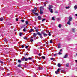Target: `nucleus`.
Returning a JSON list of instances; mask_svg holds the SVG:
<instances>
[{
	"mask_svg": "<svg viewBox=\"0 0 77 77\" xmlns=\"http://www.w3.org/2000/svg\"><path fill=\"white\" fill-rule=\"evenodd\" d=\"M45 34V31H42L41 33H40L39 32H38L37 33V34L38 35V36L40 37L41 39H42L43 38V36H42V35H44V34Z\"/></svg>",
	"mask_w": 77,
	"mask_h": 77,
	"instance_id": "nucleus-1",
	"label": "nucleus"
},
{
	"mask_svg": "<svg viewBox=\"0 0 77 77\" xmlns=\"http://www.w3.org/2000/svg\"><path fill=\"white\" fill-rule=\"evenodd\" d=\"M21 60H18V62H19V63H21V62L22 61H24V60H25V61H27L28 60V58L27 57H23V58H21Z\"/></svg>",
	"mask_w": 77,
	"mask_h": 77,
	"instance_id": "nucleus-2",
	"label": "nucleus"
},
{
	"mask_svg": "<svg viewBox=\"0 0 77 77\" xmlns=\"http://www.w3.org/2000/svg\"><path fill=\"white\" fill-rule=\"evenodd\" d=\"M48 9L49 10H51L52 8H53V6L51 5H49V7L48 8Z\"/></svg>",
	"mask_w": 77,
	"mask_h": 77,
	"instance_id": "nucleus-3",
	"label": "nucleus"
},
{
	"mask_svg": "<svg viewBox=\"0 0 77 77\" xmlns=\"http://www.w3.org/2000/svg\"><path fill=\"white\" fill-rule=\"evenodd\" d=\"M59 71H60V69H58L57 70V71H55V72L56 74H59Z\"/></svg>",
	"mask_w": 77,
	"mask_h": 77,
	"instance_id": "nucleus-4",
	"label": "nucleus"
},
{
	"mask_svg": "<svg viewBox=\"0 0 77 77\" xmlns=\"http://www.w3.org/2000/svg\"><path fill=\"white\" fill-rule=\"evenodd\" d=\"M44 9V7L41 6L40 7V10L41 11H43Z\"/></svg>",
	"mask_w": 77,
	"mask_h": 77,
	"instance_id": "nucleus-5",
	"label": "nucleus"
},
{
	"mask_svg": "<svg viewBox=\"0 0 77 77\" xmlns=\"http://www.w3.org/2000/svg\"><path fill=\"white\" fill-rule=\"evenodd\" d=\"M68 54H66L63 57L64 59L67 58V57H68Z\"/></svg>",
	"mask_w": 77,
	"mask_h": 77,
	"instance_id": "nucleus-6",
	"label": "nucleus"
},
{
	"mask_svg": "<svg viewBox=\"0 0 77 77\" xmlns=\"http://www.w3.org/2000/svg\"><path fill=\"white\" fill-rule=\"evenodd\" d=\"M42 19V18H41V17L40 16H38V19L39 20H40Z\"/></svg>",
	"mask_w": 77,
	"mask_h": 77,
	"instance_id": "nucleus-7",
	"label": "nucleus"
},
{
	"mask_svg": "<svg viewBox=\"0 0 77 77\" xmlns=\"http://www.w3.org/2000/svg\"><path fill=\"white\" fill-rule=\"evenodd\" d=\"M72 17H69V21H72Z\"/></svg>",
	"mask_w": 77,
	"mask_h": 77,
	"instance_id": "nucleus-8",
	"label": "nucleus"
},
{
	"mask_svg": "<svg viewBox=\"0 0 77 77\" xmlns=\"http://www.w3.org/2000/svg\"><path fill=\"white\" fill-rule=\"evenodd\" d=\"M67 24L69 25H71V21L69 20L67 23Z\"/></svg>",
	"mask_w": 77,
	"mask_h": 77,
	"instance_id": "nucleus-9",
	"label": "nucleus"
},
{
	"mask_svg": "<svg viewBox=\"0 0 77 77\" xmlns=\"http://www.w3.org/2000/svg\"><path fill=\"white\" fill-rule=\"evenodd\" d=\"M4 19L3 17H1L0 18V21H3Z\"/></svg>",
	"mask_w": 77,
	"mask_h": 77,
	"instance_id": "nucleus-10",
	"label": "nucleus"
},
{
	"mask_svg": "<svg viewBox=\"0 0 77 77\" xmlns=\"http://www.w3.org/2000/svg\"><path fill=\"white\" fill-rule=\"evenodd\" d=\"M36 35L37 34L35 33H33V36L34 38H35L36 36Z\"/></svg>",
	"mask_w": 77,
	"mask_h": 77,
	"instance_id": "nucleus-11",
	"label": "nucleus"
},
{
	"mask_svg": "<svg viewBox=\"0 0 77 77\" xmlns=\"http://www.w3.org/2000/svg\"><path fill=\"white\" fill-rule=\"evenodd\" d=\"M23 32H26V31H27V29H26V28L23 29Z\"/></svg>",
	"mask_w": 77,
	"mask_h": 77,
	"instance_id": "nucleus-12",
	"label": "nucleus"
},
{
	"mask_svg": "<svg viewBox=\"0 0 77 77\" xmlns=\"http://www.w3.org/2000/svg\"><path fill=\"white\" fill-rule=\"evenodd\" d=\"M19 35L20 36H21L23 35V33H22L21 32H20Z\"/></svg>",
	"mask_w": 77,
	"mask_h": 77,
	"instance_id": "nucleus-13",
	"label": "nucleus"
},
{
	"mask_svg": "<svg viewBox=\"0 0 77 77\" xmlns=\"http://www.w3.org/2000/svg\"><path fill=\"white\" fill-rule=\"evenodd\" d=\"M43 36H44V37H46L47 36V35L45 33L44 34Z\"/></svg>",
	"mask_w": 77,
	"mask_h": 77,
	"instance_id": "nucleus-14",
	"label": "nucleus"
},
{
	"mask_svg": "<svg viewBox=\"0 0 77 77\" xmlns=\"http://www.w3.org/2000/svg\"><path fill=\"white\" fill-rule=\"evenodd\" d=\"M21 28H26V27H25V25H22V26H21Z\"/></svg>",
	"mask_w": 77,
	"mask_h": 77,
	"instance_id": "nucleus-15",
	"label": "nucleus"
},
{
	"mask_svg": "<svg viewBox=\"0 0 77 77\" xmlns=\"http://www.w3.org/2000/svg\"><path fill=\"white\" fill-rule=\"evenodd\" d=\"M32 12L34 14L36 12V10H32Z\"/></svg>",
	"mask_w": 77,
	"mask_h": 77,
	"instance_id": "nucleus-16",
	"label": "nucleus"
},
{
	"mask_svg": "<svg viewBox=\"0 0 77 77\" xmlns=\"http://www.w3.org/2000/svg\"><path fill=\"white\" fill-rule=\"evenodd\" d=\"M69 63H67L66 65V67H68L69 66Z\"/></svg>",
	"mask_w": 77,
	"mask_h": 77,
	"instance_id": "nucleus-17",
	"label": "nucleus"
},
{
	"mask_svg": "<svg viewBox=\"0 0 77 77\" xmlns=\"http://www.w3.org/2000/svg\"><path fill=\"white\" fill-rule=\"evenodd\" d=\"M60 44H59L58 46V48H60Z\"/></svg>",
	"mask_w": 77,
	"mask_h": 77,
	"instance_id": "nucleus-18",
	"label": "nucleus"
},
{
	"mask_svg": "<svg viewBox=\"0 0 77 77\" xmlns=\"http://www.w3.org/2000/svg\"><path fill=\"white\" fill-rule=\"evenodd\" d=\"M25 23H26V25L28 24L29 23V22H28V21H27V20L26 21Z\"/></svg>",
	"mask_w": 77,
	"mask_h": 77,
	"instance_id": "nucleus-19",
	"label": "nucleus"
},
{
	"mask_svg": "<svg viewBox=\"0 0 77 77\" xmlns=\"http://www.w3.org/2000/svg\"><path fill=\"white\" fill-rule=\"evenodd\" d=\"M57 66L58 67H60V66H61L60 64L59 63H58Z\"/></svg>",
	"mask_w": 77,
	"mask_h": 77,
	"instance_id": "nucleus-20",
	"label": "nucleus"
},
{
	"mask_svg": "<svg viewBox=\"0 0 77 77\" xmlns=\"http://www.w3.org/2000/svg\"><path fill=\"white\" fill-rule=\"evenodd\" d=\"M49 10L50 11V12H51V13H53V9H51V10Z\"/></svg>",
	"mask_w": 77,
	"mask_h": 77,
	"instance_id": "nucleus-21",
	"label": "nucleus"
},
{
	"mask_svg": "<svg viewBox=\"0 0 77 77\" xmlns=\"http://www.w3.org/2000/svg\"><path fill=\"white\" fill-rule=\"evenodd\" d=\"M52 20H55V19H54V17H52Z\"/></svg>",
	"mask_w": 77,
	"mask_h": 77,
	"instance_id": "nucleus-22",
	"label": "nucleus"
},
{
	"mask_svg": "<svg viewBox=\"0 0 77 77\" xmlns=\"http://www.w3.org/2000/svg\"><path fill=\"white\" fill-rule=\"evenodd\" d=\"M74 8L75 9H76L77 8V5H75L74 6Z\"/></svg>",
	"mask_w": 77,
	"mask_h": 77,
	"instance_id": "nucleus-23",
	"label": "nucleus"
},
{
	"mask_svg": "<svg viewBox=\"0 0 77 77\" xmlns=\"http://www.w3.org/2000/svg\"><path fill=\"white\" fill-rule=\"evenodd\" d=\"M48 35L49 36H51V32H48Z\"/></svg>",
	"mask_w": 77,
	"mask_h": 77,
	"instance_id": "nucleus-24",
	"label": "nucleus"
},
{
	"mask_svg": "<svg viewBox=\"0 0 77 77\" xmlns=\"http://www.w3.org/2000/svg\"><path fill=\"white\" fill-rule=\"evenodd\" d=\"M34 14H35V15H37V16H38V13H34Z\"/></svg>",
	"mask_w": 77,
	"mask_h": 77,
	"instance_id": "nucleus-25",
	"label": "nucleus"
},
{
	"mask_svg": "<svg viewBox=\"0 0 77 77\" xmlns=\"http://www.w3.org/2000/svg\"><path fill=\"white\" fill-rule=\"evenodd\" d=\"M58 27L59 28H61V24H59V25Z\"/></svg>",
	"mask_w": 77,
	"mask_h": 77,
	"instance_id": "nucleus-26",
	"label": "nucleus"
},
{
	"mask_svg": "<svg viewBox=\"0 0 77 77\" xmlns=\"http://www.w3.org/2000/svg\"><path fill=\"white\" fill-rule=\"evenodd\" d=\"M33 29H31V30L29 31V32H33Z\"/></svg>",
	"mask_w": 77,
	"mask_h": 77,
	"instance_id": "nucleus-27",
	"label": "nucleus"
},
{
	"mask_svg": "<svg viewBox=\"0 0 77 77\" xmlns=\"http://www.w3.org/2000/svg\"><path fill=\"white\" fill-rule=\"evenodd\" d=\"M62 53H61L60 52L58 53V54H59L60 55V54H62Z\"/></svg>",
	"mask_w": 77,
	"mask_h": 77,
	"instance_id": "nucleus-28",
	"label": "nucleus"
},
{
	"mask_svg": "<svg viewBox=\"0 0 77 77\" xmlns=\"http://www.w3.org/2000/svg\"><path fill=\"white\" fill-rule=\"evenodd\" d=\"M30 41H31V42H33V39L31 38L30 39Z\"/></svg>",
	"mask_w": 77,
	"mask_h": 77,
	"instance_id": "nucleus-29",
	"label": "nucleus"
},
{
	"mask_svg": "<svg viewBox=\"0 0 77 77\" xmlns=\"http://www.w3.org/2000/svg\"><path fill=\"white\" fill-rule=\"evenodd\" d=\"M18 67H19V68H21V65H20V64H19L18 65Z\"/></svg>",
	"mask_w": 77,
	"mask_h": 77,
	"instance_id": "nucleus-30",
	"label": "nucleus"
},
{
	"mask_svg": "<svg viewBox=\"0 0 77 77\" xmlns=\"http://www.w3.org/2000/svg\"><path fill=\"white\" fill-rule=\"evenodd\" d=\"M42 59H45V56H42Z\"/></svg>",
	"mask_w": 77,
	"mask_h": 77,
	"instance_id": "nucleus-31",
	"label": "nucleus"
},
{
	"mask_svg": "<svg viewBox=\"0 0 77 77\" xmlns=\"http://www.w3.org/2000/svg\"><path fill=\"white\" fill-rule=\"evenodd\" d=\"M39 70H42V67H39Z\"/></svg>",
	"mask_w": 77,
	"mask_h": 77,
	"instance_id": "nucleus-32",
	"label": "nucleus"
},
{
	"mask_svg": "<svg viewBox=\"0 0 77 77\" xmlns=\"http://www.w3.org/2000/svg\"><path fill=\"white\" fill-rule=\"evenodd\" d=\"M57 21H60V19L59 18H58L57 19Z\"/></svg>",
	"mask_w": 77,
	"mask_h": 77,
	"instance_id": "nucleus-33",
	"label": "nucleus"
},
{
	"mask_svg": "<svg viewBox=\"0 0 77 77\" xmlns=\"http://www.w3.org/2000/svg\"><path fill=\"white\" fill-rule=\"evenodd\" d=\"M43 11H40V14H43Z\"/></svg>",
	"mask_w": 77,
	"mask_h": 77,
	"instance_id": "nucleus-34",
	"label": "nucleus"
},
{
	"mask_svg": "<svg viewBox=\"0 0 77 77\" xmlns=\"http://www.w3.org/2000/svg\"><path fill=\"white\" fill-rule=\"evenodd\" d=\"M28 59H29V60H31V59H32V58L29 57Z\"/></svg>",
	"mask_w": 77,
	"mask_h": 77,
	"instance_id": "nucleus-35",
	"label": "nucleus"
},
{
	"mask_svg": "<svg viewBox=\"0 0 77 77\" xmlns=\"http://www.w3.org/2000/svg\"><path fill=\"white\" fill-rule=\"evenodd\" d=\"M52 43H53V42H52V41L51 40L50 41V44H52Z\"/></svg>",
	"mask_w": 77,
	"mask_h": 77,
	"instance_id": "nucleus-36",
	"label": "nucleus"
},
{
	"mask_svg": "<svg viewBox=\"0 0 77 77\" xmlns=\"http://www.w3.org/2000/svg\"><path fill=\"white\" fill-rule=\"evenodd\" d=\"M45 19H43L42 20V22H44V21H45Z\"/></svg>",
	"mask_w": 77,
	"mask_h": 77,
	"instance_id": "nucleus-37",
	"label": "nucleus"
},
{
	"mask_svg": "<svg viewBox=\"0 0 77 77\" xmlns=\"http://www.w3.org/2000/svg\"><path fill=\"white\" fill-rule=\"evenodd\" d=\"M22 48H23L24 47V46L23 45H21Z\"/></svg>",
	"mask_w": 77,
	"mask_h": 77,
	"instance_id": "nucleus-38",
	"label": "nucleus"
},
{
	"mask_svg": "<svg viewBox=\"0 0 77 77\" xmlns=\"http://www.w3.org/2000/svg\"><path fill=\"white\" fill-rule=\"evenodd\" d=\"M66 9H69V7H66Z\"/></svg>",
	"mask_w": 77,
	"mask_h": 77,
	"instance_id": "nucleus-39",
	"label": "nucleus"
},
{
	"mask_svg": "<svg viewBox=\"0 0 77 77\" xmlns=\"http://www.w3.org/2000/svg\"><path fill=\"white\" fill-rule=\"evenodd\" d=\"M21 21L22 23H24V20H21Z\"/></svg>",
	"mask_w": 77,
	"mask_h": 77,
	"instance_id": "nucleus-40",
	"label": "nucleus"
},
{
	"mask_svg": "<svg viewBox=\"0 0 77 77\" xmlns=\"http://www.w3.org/2000/svg\"><path fill=\"white\" fill-rule=\"evenodd\" d=\"M27 38L26 37H23V38L24 39H26Z\"/></svg>",
	"mask_w": 77,
	"mask_h": 77,
	"instance_id": "nucleus-41",
	"label": "nucleus"
},
{
	"mask_svg": "<svg viewBox=\"0 0 77 77\" xmlns=\"http://www.w3.org/2000/svg\"><path fill=\"white\" fill-rule=\"evenodd\" d=\"M28 47H29V46H26V47H25V48H28Z\"/></svg>",
	"mask_w": 77,
	"mask_h": 77,
	"instance_id": "nucleus-42",
	"label": "nucleus"
},
{
	"mask_svg": "<svg viewBox=\"0 0 77 77\" xmlns=\"http://www.w3.org/2000/svg\"><path fill=\"white\" fill-rule=\"evenodd\" d=\"M51 60H53V58H51L50 59Z\"/></svg>",
	"mask_w": 77,
	"mask_h": 77,
	"instance_id": "nucleus-43",
	"label": "nucleus"
},
{
	"mask_svg": "<svg viewBox=\"0 0 77 77\" xmlns=\"http://www.w3.org/2000/svg\"><path fill=\"white\" fill-rule=\"evenodd\" d=\"M62 49H61L60 50V52H61V51H62Z\"/></svg>",
	"mask_w": 77,
	"mask_h": 77,
	"instance_id": "nucleus-44",
	"label": "nucleus"
},
{
	"mask_svg": "<svg viewBox=\"0 0 77 77\" xmlns=\"http://www.w3.org/2000/svg\"><path fill=\"white\" fill-rule=\"evenodd\" d=\"M44 4L45 6H46V4H45V3H44Z\"/></svg>",
	"mask_w": 77,
	"mask_h": 77,
	"instance_id": "nucleus-45",
	"label": "nucleus"
},
{
	"mask_svg": "<svg viewBox=\"0 0 77 77\" xmlns=\"http://www.w3.org/2000/svg\"><path fill=\"white\" fill-rule=\"evenodd\" d=\"M72 30L73 31H74V30H75V29H74V28H72Z\"/></svg>",
	"mask_w": 77,
	"mask_h": 77,
	"instance_id": "nucleus-46",
	"label": "nucleus"
},
{
	"mask_svg": "<svg viewBox=\"0 0 77 77\" xmlns=\"http://www.w3.org/2000/svg\"><path fill=\"white\" fill-rule=\"evenodd\" d=\"M37 9V8H36V7H35V8H34V9H35V11L36 10V9Z\"/></svg>",
	"mask_w": 77,
	"mask_h": 77,
	"instance_id": "nucleus-47",
	"label": "nucleus"
},
{
	"mask_svg": "<svg viewBox=\"0 0 77 77\" xmlns=\"http://www.w3.org/2000/svg\"><path fill=\"white\" fill-rule=\"evenodd\" d=\"M18 18H16V21H18Z\"/></svg>",
	"mask_w": 77,
	"mask_h": 77,
	"instance_id": "nucleus-48",
	"label": "nucleus"
},
{
	"mask_svg": "<svg viewBox=\"0 0 77 77\" xmlns=\"http://www.w3.org/2000/svg\"><path fill=\"white\" fill-rule=\"evenodd\" d=\"M8 75H10V73H8Z\"/></svg>",
	"mask_w": 77,
	"mask_h": 77,
	"instance_id": "nucleus-49",
	"label": "nucleus"
},
{
	"mask_svg": "<svg viewBox=\"0 0 77 77\" xmlns=\"http://www.w3.org/2000/svg\"><path fill=\"white\" fill-rule=\"evenodd\" d=\"M55 13H58V12H57V11H55Z\"/></svg>",
	"mask_w": 77,
	"mask_h": 77,
	"instance_id": "nucleus-50",
	"label": "nucleus"
},
{
	"mask_svg": "<svg viewBox=\"0 0 77 77\" xmlns=\"http://www.w3.org/2000/svg\"><path fill=\"white\" fill-rule=\"evenodd\" d=\"M35 29H36V30H38V29H36V28H35Z\"/></svg>",
	"mask_w": 77,
	"mask_h": 77,
	"instance_id": "nucleus-51",
	"label": "nucleus"
},
{
	"mask_svg": "<svg viewBox=\"0 0 77 77\" xmlns=\"http://www.w3.org/2000/svg\"><path fill=\"white\" fill-rule=\"evenodd\" d=\"M56 54H54V56H56Z\"/></svg>",
	"mask_w": 77,
	"mask_h": 77,
	"instance_id": "nucleus-52",
	"label": "nucleus"
},
{
	"mask_svg": "<svg viewBox=\"0 0 77 77\" xmlns=\"http://www.w3.org/2000/svg\"><path fill=\"white\" fill-rule=\"evenodd\" d=\"M75 16H76V17H77V14H75Z\"/></svg>",
	"mask_w": 77,
	"mask_h": 77,
	"instance_id": "nucleus-53",
	"label": "nucleus"
},
{
	"mask_svg": "<svg viewBox=\"0 0 77 77\" xmlns=\"http://www.w3.org/2000/svg\"><path fill=\"white\" fill-rule=\"evenodd\" d=\"M38 56H41V54H39Z\"/></svg>",
	"mask_w": 77,
	"mask_h": 77,
	"instance_id": "nucleus-54",
	"label": "nucleus"
},
{
	"mask_svg": "<svg viewBox=\"0 0 77 77\" xmlns=\"http://www.w3.org/2000/svg\"><path fill=\"white\" fill-rule=\"evenodd\" d=\"M25 56H26V55H27V54H25Z\"/></svg>",
	"mask_w": 77,
	"mask_h": 77,
	"instance_id": "nucleus-55",
	"label": "nucleus"
},
{
	"mask_svg": "<svg viewBox=\"0 0 77 77\" xmlns=\"http://www.w3.org/2000/svg\"><path fill=\"white\" fill-rule=\"evenodd\" d=\"M1 63H3V62L2 61H0Z\"/></svg>",
	"mask_w": 77,
	"mask_h": 77,
	"instance_id": "nucleus-56",
	"label": "nucleus"
},
{
	"mask_svg": "<svg viewBox=\"0 0 77 77\" xmlns=\"http://www.w3.org/2000/svg\"><path fill=\"white\" fill-rule=\"evenodd\" d=\"M2 67H0V69H1Z\"/></svg>",
	"mask_w": 77,
	"mask_h": 77,
	"instance_id": "nucleus-57",
	"label": "nucleus"
}]
</instances>
